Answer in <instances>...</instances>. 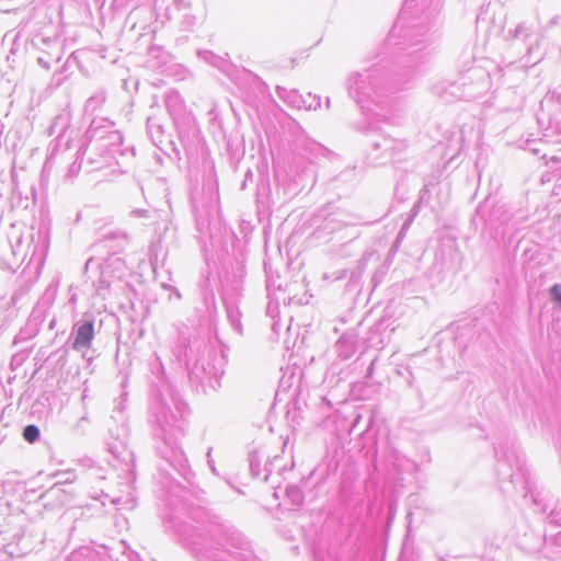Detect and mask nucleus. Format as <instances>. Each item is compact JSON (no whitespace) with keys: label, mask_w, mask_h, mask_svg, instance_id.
<instances>
[{"label":"nucleus","mask_w":561,"mask_h":561,"mask_svg":"<svg viewBox=\"0 0 561 561\" xmlns=\"http://www.w3.org/2000/svg\"><path fill=\"white\" fill-rule=\"evenodd\" d=\"M94 337V327L92 322H85L80 325L77 330V335L73 341L75 350H87L91 346Z\"/></svg>","instance_id":"f257e3e1"},{"label":"nucleus","mask_w":561,"mask_h":561,"mask_svg":"<svg viewBox=\"0 0 561 561\" xmlns=\"http://www.w3.org/2000/svg\"><path fill=\"white\" fill-rule=\"evenodd\" d=\"M23 437L28 443H34L39 437V430L35 425H27L23 431Z\"/></svg>","instance_id":"f03ea898"},{"label":"nucleus","mask_w":561,"mask_h":561,"mask_svg":"<svg viewBox=\"0 0 561 561\" xmlns=\"http://www.w3.org/2000/svg\"><path fill=\"white\" fill-rule=\"evenodd\" d=\"M552 299L561 306V285H553L550 289Z\"/></svg>","instance_id":"7ed1b4c3"}]
</instances>
